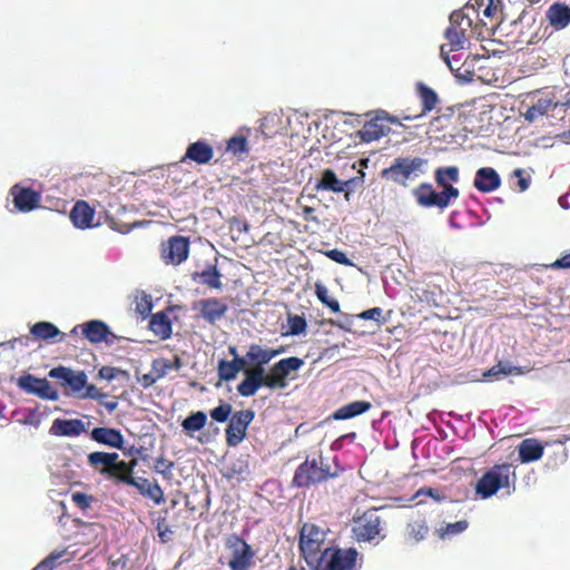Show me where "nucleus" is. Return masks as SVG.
<instances>
[{
    "label": "nucleus",
    "instance_id": "1",
    "mask_svg": "<svg viewBox=\"0 0 570 570\" xmlns=\"http://www.w3.org/2000/svg\"><path fill=\"white\" fill-rule=\"evenodd\" d=\"M428 165L426 158L397 156L381 171V177L397 187L407 188L426 173Z\"/></svg>",
    "mask_w": 570,
    "mask_h": 570
},
{
    "label": "nucleus",
    "instance_id": "2",
    "mask_svg": "<svg viewBox=\"0 0 570 570\" xmlns=\"http://www.w3.org/2000/svg\"><path fill=\"white\" fill-rule=\"evenodd\" d=\"M338 473V466L335 464L333 468L322 454L311 459L306 458L296 468L292 479V487L299 489L311 488L336 478Z\"/></svg>",
    "mask_w": 570,
    "mask_h": 570
},
{
    "label": "nucleus",
    "instance_id": "3",
    "mask_svg": "<svg viewBox=\"0 0 570 570\" xmlns=\"http://www.w3.org/2000/svg\"><path fill=\"white\" fill-rule=\"evenodd\" d=\"M352 534L356 542L377 544L383 541L386 538L385 521L379 514V509H367L360 517L354 518Z\"/></svg>",
    "mask_w": 570,
    "mask_h": 570
},
{
    "label": "nucleus",
    "instance_id": "4",
    "mask_svg": "<svg viewBox=\"0 0 570 570\" xmlns=\"http://www.w3.org/2000/svg\"><path fill=\"white\" fill-rule=\"evenodd\" d=\"M367 118L361 130L356 132V137L363 142H372L385 137L390 134V125H401L400 118L390 115L386 110L376 109L365 114Z\"/></svg>",
    "mask_w": 570,
    "mask_h": 570
},
{
    "label": "nucleus",
    "instance_id": "5",
    "mask_svg": "<svg viewBox=\"0 0 570 570\" xmlns=\"http://www.w3.org/2000/svg\"><path fill=\"white\" fill-rule=\"evenodd\" d=\"M360 553L355 548H325L313 570H357Z\"/></svg>",
    "mask_w": 570,
    "mask_h": 570
},
{
    "label": "nucleus",
    "instance_id": "6",
    "mask_svg": "<svg viewBox=\"0 0 570 570\" xmlns=\"http://www.w3.org/2000/svg\"><path fill=\"white\" fill-rule=\"evenodd\" d=\"M326 531L314 524L304 523L299 531L298 547L307 566L312 569L322 557Z\"/></svg>",
    "mask_w": 570,
    "mask_h": 570
},
{
    "label": "nucleus",
    "instance_id": "7",
    "mask_svg": "<svg viewBox=\"0 0 570 570\" xmlns=\"http://www.w3.org/2000/svg\"><path fill=\"white\" fill-rule=\"evenodd\" d=\"M511 475L514 476L511 464H495L479 479L475 491L482 499H488L500 489L509 488Z\"/></svg>",
    "mask_w": 570,
    "mask_h": 570
},
{
    "label": "nucleus",
    "instance_id": "8",
    "mask_svg": "<svg viewBox=\"0 0 570 570\" xmlns=\"http://www.w3.org/2000/svg\"><path fill=\"white\" fill-rule=\"evenodd\" d=\"M459 195L460 191L456 187H445V189L436 191L429 183H422L413 189V196L421 207H436L441 210L445 209L451 200L456 199Z\"/></svg>",
    "mask_w": 570,
    "mask_h": 570
},
{
    "label": "nucleus",
    "instance_id": "9",
    "mask_svg": "<svg viewBox=\"0 0 570 570\" xmlns=\"http://www.w3.org/2000/svg\"><path fill=\"white\" fill-rule=\"evenodd\" d=\"M450 24L444 31L446 43L442 46L452 49H463L469 39V32L472 31V18L464 10L453 11L450 16Z\"/></svg>",
    "mask_w": 570,
    "mask_h": 570
},
{
    "label": "nucleus",
    "instance_id": "10",
    "mask_svg": "<svg viewBox=\"0 0 570 570\" xmlns=\"http://www.w3.org/2000/svg\"><path fill=\"white\" fill-rule=\"evenodd\" d=\"M225 546L230 553L228 566L232 570H247L252 566L255 553L239 535L229 534L225 540Z\"/></svg>",
    "mask_w": 570,
    "mask_h": 570
},
{
    "label": "nucleus",
    "instance_id": "11",
    "mask_svg": "<svg viewBox=\"0 0 570 570\" xmlns=\"http://www.w3.org/2000/svg\"><path fill=\"white\" fill-rule=\"evenodd\" d=\"M265 365L248 366L244 371V380L237 385V392L244 397L253 396L261 387L271 390V370L266 373Z\"/></svg>",
    "mask_w": 570,
    "mask_h": 570
},
{
    "label": "nucleus",
    "instance_id": "12",
    "mask_svg": "<svg viewBox=\"0 0 570 570\" xmlns=\"http://www.w3.org/2000/svg\"><path fill=\"white\" fill-rule=\"evenodd\" d=\"M304 365V360L297 356L282 358L271 366V390H284L288 385V379L293 372H297Z\"/></svg>",
    "mask_w": 570,
    "mask_h": 570
},
{
    "label": "nucleus",
    "instance_id": "13",
    "mask_svg": "<svg viewBox=\"0 0 570 570\" xmlns=\"http://www.w3.org/2000/svg\"><path fill=\"white\" fill-rule=\"evenodd\" d=\"M254 416L255 413L252 410H240L232 415L225 430L226 442L229 446H236L245 439L247 428Z\"/></svg>",
    "mask_w": 570,
    "mask_h": 570
},
{
    "label": "nucleus",
    "instance_id": "14",
    "mask_svg": "<svg viewBox=\"0 0 570 570\" xmlns=\"http://www.w3.org/2000/svg\"><path fill=\"white\" fill-rule=\"evenodd\" d=\"M193 309L197 311L198 317L203 318L206 323L215 325L226 316L228 305L220 298L209 297L195 302Z\"/></svg>",
    "mask_w": 570,
    "mask_h": 570
},
{
    "label": "nucleus",
    "instance_id": "15",
    "mask_svg": "<svg viewBox=\"0 0 570 570\" xmlns=\"http://www.w3.org/2000/svg\"><path fill=\"white\" fill-rule=\"evenodd\" d=\"M17 384L24 392L37 395L42 400L57 401L59 399L58 391L46 379L26 374L18 379Z\"/></svg>",
    "mask_w": 570,
    "mask_h": 570
},
{
    "label": "nucleus",
    "instance_id": "16",
    "mask_svg": "<svg viewBox=\"0 0 570 570\" xmlns=\"http://www.w3.org/2000/svg\"><path fill=\"white\" fill-rule=\"evenodd\" d=\"M67 387L70 389V393L77 399L101 401L106 397V394L100 392L99 389L88 384V376L83 371H72Z\"/></svg>",
    "mask_w": 570,
    "mask_h": 570
},
{
    "label": "nucleus",
    "instance_id": "17",
    "mask_svg": "<svg viewBox=\"0 0 570 570\" xmlns=\"http://www.w3.org/2000/svg\"><path fill=\"white\" fill-rule=\"evenodd\" d=\"M189 254L188 238L173 236L161 244V258L166 264L178 265L187 259Z\"/></svg>",
    "mask_w": 570,
    "mask_h": 570
},
{
    "label": "nucleus",
    "instance_id": "18",
    "mask_svg": "<svg viewBox=\"0 0 570 570\" xmlns=\"http://www.w3.org/2000/svg\"><path fill=\"white\" fill-rule=\"evenodd\" d=\"M14 207L22 213H29L40 206L41 195L30 187L13 185L10 188Z\"/></svg>",
    "mask_w": 570,
    "mask_h": 570
},
{
    "label": "nucleus",
    "instance_id": "19",
    "mask_svg": "<svg viewBox=\"0 0 570 570\" xmlns=\"http://www.w3.org/2000/svg\"><path fill=\"white\" fill-rule=\"evenodd\" d=\"M82 335L92 344H112L118 337L110 332L108 325L99 320H92L80 325Z\"/></svg>",
    "mask_w": 570,
    "mask_h": 570
},
{
    "label": "nucleus",
    "instance_id": "20",
    "mask_svg": "<svg viewBox=\"0 0 570 570\" xmlns=\"http://www.w3.org/2000/svg\"><path fill=\"white\" fill-rule=\"evenodd\" d=\"M124 484L134 487L138 492L153 500L156 504L165 501V495L161 487L155 481L149 482L146 478L125 476Z\"/></svg>",
    "mask_w": 570,
    "mask_h": 570
},
{
    "label": "nucleus",
    "instance_id": "21",
    "mask_svg": "<svg viewBox=\"0 0 570 570\" xmlns=\"http://www.w3.org/2000/svg\"><path fill=\"white\" fill-rule=\"evenodd\" d=\"M461 50L462 49H452L448 46H441L440 56L456 77L468 78V75H471L469 69H464L468 57L463 60L464 53L460 52Z\"/></svg>",
    "mask_w": 570,
    "mask_h": 570
},
{
    "label": "nucleus",
    "instance_id": "22",
    "mask_svg": "<svg viewBox=\"0 0 570 570\" xmlns=\"http://www.w3.org/2000/svg\"><path fill=\"white\" fill-rule=\"evenodd\" d=\"M285 352L284 346H279L278 348L263 347L259 344L252 343L246 352V360L248 361V366L256 365H266L274 357L283 354Z\"/></svg>",
    "mask_w": 570,
    "mask_h": 570
},
{
    "label": "nucleus",
    "instance_id": "23",
    "mask_svg": "<svg viewBox=\"0 0 570 570\" xmlns=\"http://www.w3.org/2000/svg\"><path fill=\"white\" fill-rule=\"evenodd\" d=\"M214 157V148L206 140H197L188 145L184 157L181 158L183 163L194 161L197 165H206Z\"/></svg>",
    "mask_w": 570,
    "mask_h": 570
},
{
    "label": "nucleus",
    "instance_id": "24",
    "mask_svg": "<svg viewBox=\"0 0 570 570\" xmlns=\"http://www.w3.org/2000/svg\"><path fill=\"white\" fill-rule=\"evenodd\" d=\"M357 178H351L347 180H341L336 176L335 171L331 168H326L322 171L321 178L315 185L316 190H325L333 193H342L345 188H348L356 181Z\"/></svg>",
    "mask_w": 570,
    "mask_h": 570
},
{
    "label": "nucleus",
    "instance_id": "25",
    "mask_svg": "<svg viewBox=\"0 0 570 570\" xmlns=\"http://www.w3.org/2000/svg\"><path fill=\"white\" fill-rule=\"evenodd\" d=\"M416 94H417L421 105H422L421 112L417 115L403 116V119H405V120H412V119L425 116L426 114H429L433 109H435L439 104L438 94L432 88L424 85L423 82H419L416 85Z\"/></svg>",
    "mask_w": 570,
    "mask_h": 570
},
{
    "label": "nucleus",
    "instance_id": "26",
    "mask_svg": "<svg viewBox=\"0 0 570 570\" xmlns=\"http://www.w3.org/2000/svg\"><path fill=\"white\" fill-rule=\"evenodd\" d=\"M83 432L86 426L79 419H56L49 429V433L56 436H79Z\"/></svg>",
    "mask_w": 570,
    "mask_h": 570
},
{
    "label": "nucleus",
    "instance_id": "27",
    "mask_svg": "<svg viewBox=\"0 0 570 570\" xmlns=\"http://www.w3.org/2000/svg\"><path fill=\"white\" fill-rule=\"evenodd\" d=\"M473 185L481 193H491L500 187L501 178L495 169L482 167L476 170Z\"/></svg>",
    "mask_w": 570,
    "mask_h": 570
},
{
    "label": "nucleus",
    "instance_id": "28",
    "mask_svg": "<svg viewBox=\"0 0 570 570\" xmlns=\"http://www.w3.org/2000/svg\"><path fill=\"white\" fill-rule=\"evenodd\" d=\"M90 438L99 444L119 450L124 448V436L119 430L114 428H95L90 432Z\"/></svg>",
    "mask_w": 570,
    "mask_h": 570
},
{
    "label": "nucleus",
    "instance_id": "29",
    "mask_svg": "<svg viewBox=\"0 0 570 570\" xmlns=\"http://www.w3.org/2000/svg\"><path fill=\"white\" fill-rule=\"evenodd\" d=\"M95 210L85 200L77 202L71 212L70 219L77 228H90L94 226Z\"/></svg>",
    "mask_w": 570,
    "mask_h": 570
},
{
    "label": "nucleus",
    "instance_id": "30",
    "mask_svg": "<svg viewBox=\"0 0 570 570\" xmlns=\"http://www.w3.org/2000/svg\"><path fill=\"white\" fill-rule=\"evenodd\" d=\"M119 455L116 452H91L88 454V464L99 473L109 475L112 463L118 460Z\"/></svg>",
    "mask_w": 570,
    "mask_h": 570
},
{
    "label": "nucleus",
    "instance_id": "31",
    "mask_svg": "<svg viewBox=\"0 0 570 570\" xmlns=\"http://www.w3.org/2000/svg\"><path fill=\"white\" fill-rule=\"evenodd\" d=\"M519 458L522 463L538 461L544 453V448L537 439H524L518 446Z\"/></svg>",
    "mask_w": 570,
    "mask_h": 570
},
{
    "label": "nucleus",
    "instance_id": "32",
    "mask_svg": "<svg viewBox=\"0 0 570 570\" xmlns=\"http://www.w3.org/2000/svg\"><path fill=\"white\" fill-rule=\"evenodd\" d=\"M149 330L160 340H167L173 333V326L167 312L153 314L149 321Z\"/></svg>",
    "mask_w": 570,
    "mask_h": 570
},
{
    "label": "nucleus",
    "instance_id": "33",
    "mask_svg": "<svg viewBox=\"0 0 570 570\" xmlns=\"http://www.w3.org/2000/svg\"><path fill=\"white\" fill-rule=\"evenodd\" d=\"M547 18L556 29H563L570 23V7L556 2L547 11Z\"/></svg>",
    "mask_w": 570,
    "mask_h": 570
},
{
    "label": "nucleus",
    "instance_id": "34",
    "mask_svg": "<svg viewBox=\"0 0 570 570\" xmlns=\"http://www.w3.org/2000/svg\"><path fill=\"white\" fill-rule=\"evenodd\" d=\"M249 131L250 130L248 128L239 129L236 135H234L226 141V151H228L237 157L248 155V153H249V146H248Z\"/></svg>",
    "mask_w": 570,
    "mask_h": 570
},
{
    "label": "nucleus",
    "instance_id": "35",
    "mask_svg": "<svg viewBox=\"0 0 570 570\" xmlns=\"http://www.w3.org/2000/svg\"><path fill=\"white\" fill-rule=\"evenodd\" d=\"M30 333L37 340L49 341L59 337L58 341H62L65 338V333L60 332V330L50 322H38L31 328Z\"/></svg>",
    "mask_w": 570,
    "mask_h": 570
},
{
    "label": "nucleus",
    "instance_id": "36",
    "mask_svg": "<svg viewBox=\"0 0 570 570\" xmlns=\"http://www.w3.org/2000/svg\"><path fill=\"white\" fill-rule=\"evenodd\" d=\"M194 279L213 289H222V274L216 265H207L202 272L194 274Z\"/></svg>",
    "mask_w": 570,
    "mask_h": 570
},
{
    "label": "nucleus",
    "instance_id": "37",
    "mask_svg": "<svg viewBox=\"0 0 570 570\" xmlns=\"http://www.w3.org/2000/svg\"><path fill=\"white\" fill-rule=\"evenodd\" d=\"M372 407L368 401H354L340 407L334 414L335 420H347L367 412Z\"/></svg>",
    "mask_w": 570,
    "mask_h": 570
},
{
    "label": "nucleus",
    "instance_id": "38",
    "mask_svg": "<svg viewBox=\"0 0 570 570\" xmlns=\"http://www.w3.org/2000/svg\"><path fill=\"white\" fill-rule=\"evenodd\" d=\"M435 183L439 187H454L450 183H458L460 178L459 168L456 166L439 167L434 173Z\"/></svg>",
    "mask_w": 570,
    "mask_h": 570
},
{
    "label": "nucleus",
    "instance_id": "39",
    "mask_svg": "<svg viewBox=\"0 0 570 570\" xmlns=\"http://www.w3.org/2000/svg\"><path fill=\"white\" fill-rule=\"evenodd\" d=\"M558 106V102L553 100L551 97H542L533 104L525 114L527 119L534 120L540 116L548 114V111L554 109Z\"/></svg>",
    "mask_w": 570,
    "mask_h": 570
},
{
    "label": "nucleus",
    "instance_id": "40",
    "mask_svg": "<svg viewBox=\"0 0 570 570\" xmlns=\"http://www.w3.org/2000/svg\"><path fill=\"white\" fill-rule=\"evenodd\" d=\"M522 371L520 367L511 366L509 363L499 362L498 364L493 365L491 368L485 371L482 376L484 381L490 380H499L501 375L508 376L511 374L519 375Z\"/></svg>",
    "mask_w": 570,
    "mask_h": 570
},
{
    "label": "nucleus",
    "instance_id": "41",
    "mask_svg": "<svg viewBox=\"0 0 570 570\" xmlns=\"http://www.w3.org/2000/svg\"><path fill=\"white\" fill-rule=\"evenodd\" d=\"M207 422V415L203 411H197L188 415L181 423L184 431H186L189 435H193L194 432L200 431Z\"/></svg>",
    "mask_w": 570,
    "mask_h": 570
},
{
    "label": "nucleus",
    "instance_id": "42",
    "mask_svg": "<svg viewBox=\"0 0 570 570\" xmlns=\"http://www.w3.org/2000/svg\"><path fill=\"white\" fill-rule=\"evenodd\" d=\"M406 533L409 539L414 542H420L426 538L429 527L425 520H414L407 523Z\"/></svg>",
    "mask_w": 570,
    "mask_h": 570
},
{
    "label": "nucleus",
    "instance_id": "43",
    "mask_svg": "<svg viewBox=\"0 0 570 570\" xmlns=\"http://www.w3.org/2000/svg\"><path fill=\"white\" fill-rule=\"evenodd\" d=\"M315 294L318 301L327 306L333 313H338L341 311L340 303L330 296L327 287L321 282L315 284Z\"/></svg>",
    "mask_w": 570,
    "mask_h": 570
},
{
    "label": "nucleus",
    "instance_id": "44",
    "mask_svg": "<svg viewBox=\"0 0 570 570\" xmlns=\"http://www.w3.org/2000/svg\"><path fill=\"white\" fill-rule=\"evenodd\" d=\"M218 379L224 382H229L236 379L237 372L235 365L230 361L220 360L217 366Z\"/></svg>",
    "mask_w": 570,
    "mask_h": 570
},
{
    "label": "nucleus",
    "instance_id": "45",
    "mask_svg": "<svg viewBox=\"0 0 570 570\" xmlns=\"http://www.w3.org/2000/svg\"><path fill=\"white\" fill-rule=\"evenodd\" d=\"M125 476H132L128 471L127 462L116 460L111 465L108 478L114 479L119 483H124Z\"/></svg>",
    "mask_w": 570,
    "mask_h": 570
},
{
    "label": "nucleus",
    "instance_id": "46",
    "mask_svg": "<svg viewBox=\"0 0 570 570\" xmlns=\"http://www.w3.org/2000/svg\"><path fill=\"white\" fill-rule=\"evenodd\" d=\"M153 370L155 371V374L148 373L144 374L140 377H138V382L141 384L142 387L147 389L155 384L158 380L165 376V370H158V361H155L153 363Z\"/></svg>",
    "mask_w": 570,
    "mask_h": 570
},
{
    "label": "nucleus",
    "instance_id": "47",
    "mask_svg": "<svg viewBox=\"0 0 570 570\" xmlns=\"http://www.w3.org/2000/svg\"><path fill=\"white\" fill-rule=\"evenodd\" d=\"M468 521L466 520H460L454 523H448L444 528H441L439 530V534L441 538H445L449 535L459 534L468 529Z\"/></svg>",
    "mask_w": 570,
    "mask_h": 570
},
{
    "label": "nucleus",
    "instance_id": "48",
    "mask_svg": "<svg viewBox=\"0 0 570 570\" xmlns=\"http://www.w3.org/2000/svg\"><path fill=\"white\" fill-rule=\"evenodd\" d=\"M63 554L65 551L51 552L32 570H55V568L60 563V559L63 557Z\"/></svg>",
    "mask_w": 570,
    "mask_h": 570
},
{
    "label": "nucleus",
    "instance_id": "49",
    "mask_svg": "<svg viewBox=\"0 0 570 570\" xmlns=\"http://www.w3.org/2000/svg\"><path fill=\"white\" fill-rule=\"evenodd\" d=\"M232 405L229 403H223L210 411V417L219 423H224L228 420L232 414Z\"/></svg>",
    "mask_w": 570,
    "mask_h": 570
},
{
    "label": "nucleus",
    "instance_id": "50",
    "mask_svg": "<svg viewBox=\"0 0 570 570\" xmlns=\"http://www.w3.org/2000/svg\"><path fill=\"white\" fill-rule=\"evenodd\" d=\"M73 370L69 368V367H66V366H58V367H53L49 371V377L51 379H55V380H59L60 381V385L63 386V387H67V384H68V380L71 375Z\"/></svg>",
    "mask_w": 570,
    "mask_h": 570
},
{
    "label": "nucleus",
    "instance_id": "51",
    "mask_svg": "<svg viewBox=\"0 0 570 570\" xmlns=\"http://www.w3.org/2000/svg\"><path fill=\"white\" fill-rule=\"evenodd\" d=\"M289 334L298 335L305 332L306 321L303 316L294 315L288 317Z\"/></svg>",
    "mask_w": 570,
    "mask_h": 570
},
{
    "label": "nucleus",
    "instance_id": "52",
    "mask_svg": "<svg viewBox=\"0 0 570 570\" xmlns=\"http://www.w3.org/2000/svg\"><path fill=\"white\" fill-rule=\"evenodd\" d=\"M71 499L75 502V504L83 511L89 509L95 500L92 495H89L83 492L72 493Z\"/></svg>",
    "mask_w": 570,
    "mask_h": 570
},
{
    "label": "nucleus",
    "instance_id": "53",
    "mask_svg": "<svg viewBox=\"0 0 570 570\" xmlns=\"http://www.w3.org/2000/svg\"><path fill=\"white\" fill-rule=\"evenodd\" d=\"M156 529L163 543H166L171 539L173 531L168 525L166 518H158Z\"/></svg>",
    "mask_w": 570,
    "mask_h": 570
},
{
    "label": "nucleus",
    "instance_id": "54",
    "mask_svg": "<svg viewBox=\"0 0 570 570\" xmlns=\"http://www.w3.org/2000/svg\"><path fill=\"white\" fill-rule=\"evenodd\" d=\"M174 468V462L165 459L164 456H159L155 463V471L157 473L163 474L165 478H169L171 474V470Z\"/></svg>",
    "mask_w": 570,
    "mask_h": 570
},
{
    "label": "nucleus",
    "instance_id": "55",
    "mask_svg": "<svg viewBox=\"0 0 570 570\" xmlns=\"http://www.w3.org/2000/svg\"><path fill=\"white\" fill-rule=\"evenodd\" d=\"M153 308L151 299L148 295L144 294L136 302V312L139 313L142 316H147Z\"/></svg>",
    "mask_w": 570,
    "mask_h": 570
},
{
    "label": "nucleus",
    "instance_id": "56",
    "mask_svg": "<svg viewBox=\"0 0 570 570\" xmlns=\"http://www.w3.org/2000/svg\"><path fill=\"white\" fill-rule=\"evenodd\" d=\"M326 256L330 257L332 261L345 265V266H352L353 263L351 259L346 256V254L340 249H332L326 253Z\"/></svg>",
    "mask_w": 570,
    "mask_h": 570
},
{
    "label": "nucleus",
    "instance_id": "57",
    "mask_svg": "<svg viewBox=\"0 0 570 570\" xmlns=\"http://www.w3.org/2000/svg\"><path fill=\"white\" fill-rule=\"evenodd\" d=\"M382 314H383V309L381 307H373V308H370V309H366V311H363L362 313H360L358 317L361 320H373V321L381 323Z\"/></svg>",
    "mask_w": 570,
    "mask_h": 570
},
{
    "label": "nucleus",
    "instance_id": "58",
    "mask_svg": "<svg viewBox=\"0 0 570 570\" xmlns=\"http://www.w3.org/2000/svg\"><path fill=\"white\" fill-rule=\"evenodd\" d=\"M547 267L551 268V269H569L570 268V252L563 254L560 258H558L553 263L547 265Z\"/></svg>",
    "mask_w": 570,
    "mask_h": 570
},
{
    "label": "nucleus",
    "instance_id": "59",
    "mask_svg": "<svg viewBox=\"0 0 570 570\" xmlns=\"http://www.w3.org/2000/svg\"><path fill=\"white\" fill-rule=\"evenodd\" d=\"M158 365H160V367H158V370H165V375H166L169 370H179L181 367V360L179 356H175L174 361H168V360L158 361Z\"/></svg>",
    "mask_w": 570,
    "mask_h": 570
},
{
    "label": "nucleus",
    "instance_id": "60",
    "mask_svg": "<svg viewBox=\"0 0 570 570\" xmlns=\"http://www.w3.org/2000/svg\"><path fill=\"white\" fill-rule=\"evenodd\" d=\"M125 373L124 371L112 367V366H102L99 370V376L107 381H111L117 377L118 374Z\"/></svg>",
    "mask_w": 570,
    "mask_h": 570
},
{
    "label": "nucleus",
    "instance_id": "61",
    "mask_svg": "<svg viewBox=\"0 0 570 570\" xmlns=\"http://www.w3.org/2000/svg\"><path fill=\"white\" fill-rule=\"evenodd\" d=\"M513 175L515 177H518V181H517V185L520 189V191H524L529 188L530 186V179L529 178H525L523 177V170L518 168L513 171Z\"/></svg>",
    "mask_w": 570,
    "mask_h": 570
},
{
    "label": "nucleus",
    "instance_id": "62",
    "mask_svg": "<svg viewBox=\"0 0 570 570\" xmlns=\"http://www.w3.org/2000/svg\"><path fill=\"white\" fill-rule=\"evenodd\" d=\"M235 365V370L237 373L240 371H245L248 367V361L246 360V354L244 356H237L230 361Z\"/></svg>",
    "mask_w": 570,
    "mask_h": 570
},
{
    "label": "nucleus",
    "instance_id": "63",
    "mask_svg": "<svg viewBox=\"0 0 570 570\" xmlns=\"http://www.w3.org/2000/svg\"><path fill=\"white\" fill-rule=\"evenodd\" d=\"M315 209L311 206H303L302 207V215H303V218L307 222L312 220V222H315L316 218L313 216Z\"/></svg>",
    "mask_w": 570,
    "mask_h": 570
},
{
    "label": "nucleus",
    "instance_id": "64",
    "mask_svg": "<svg viewBox=\"0 0 570 570\" xmlns=\"http://www.w3.org/2000/svg\"><path fill=\"white\" fill-rule=\"evenodd\" d=\"M420 494H426V495H430L436 500H439V495L436 494V491L432 488H421L417 492H416V497H419Z\"/></svg>",
    "mask_w": 570,
    "mask_h": 570
}]
</instances>
